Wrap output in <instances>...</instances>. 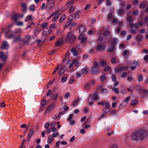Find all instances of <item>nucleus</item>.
<instances>
[{
  "label": "nucleus",
  "mask_w": 148,
  "mask_h": 148,
  "mask_svg": "<svg viewBox=\"0 0 148 148\" xmlns=\"http://www.w3.org/2000/svg\"><path fill=\"white\" fill-rule=\"evenodd\" d=\"M148 135V129L145 127H141L131 133L130 139L134 141L144 140L147 139Z\"/></svg>",
  "instance_id": "nucleus-1"
},
{
  "label": "nucleus",
  "mask_w": 148,
  "mask_h": 148,
  "mask_svg": "<svg viewBox=\"0 0 148 148\" xmlns=\"http://www.w3.org/2000/svg\"><path fill=\"white\" fill-rule=\"evenodd\" d=\"M80 12L79 10H78L75 14L70 15L68 18V21L66 22L64 24L63 26V28H65L68 27L71 24V21L73 19H76L79 17V14Z\"/></svg>",
  "instance_id": "nucleus-2"
},
{
  "label": "nucleus",
  "mask_w": 148,
  "mask_h": 148,
  "mask_svg": "<svg viewBox=\"0 0 148 148\" xmlns=\"http://www.w3.org/2000/svg\"><path fill=\"white\" fill-rule=\"evenodd\" d=\"M76 38V36L71 32H68L66 37V40H69L70 42H73L75 39Z\"/></svg>",
  "instance_id": "nucleus-3"
},
{
  "label": "nucleus",
  "mask_w": 148,
  "mask_h": 148,
  "mask_svg": "<svg viewBox=\"0 0 148 148\" xmlns=\"http://www.w3.org/2000/svg\"><path fill=\"white\" fill-rule=\"evenodd\" d=\"M23 16V14L20 15L19 14H14L12 15V18L14 21L16 22L19 18H22Z\"/></svg>",
  "instance_id": "nucleus-4"
},
{
  "label": "nucleus",
  "mask_w": 148,
  "mask_h": 148,
  "mask_svg": "<svg viewBox=\"0 0 148 148\" xmlns=\"http://www.w3.org/2000/svg\"><path fill=\"white\" fill-rule=\"evenodd\" d=\"M54 3L55 1L53 0H52L50 3L49 2H47L45 8L47 10H49L53 6Z\"/></svg>",
  "instance_id": "nucleus-5"
},
{
  "label": "nucleus",
  "mask_w": 148,
  "mask_h": 148,
  "mask_svg": "<svg viewBox=\"0 0 148 148\" xmlns=\"http://www.w3.org/2000/svg\"><path fill=\"white\" fill-rule=\"evenodd\" d=\"M116 13L118 16L121 17L123 16L125 13V10L122 8H121L119 9L118 10Z\"/></svg>",
  "instance_id": "nucleus-6"
},
{
  "label": "nucleus",
  "mask_w": 148,
  "mask_h": 148,
  "mask_svg": "<svg viewBox=\"0 0 148 148\" xmlns=\"http://www.w3.org/2000/svg\"><path fill=\"white\" fill-rule=\"evenodd\" d=\"M52 32L51 28L49 27L45 28L42 32V34L44 36H47L49 34Z\"/></svg>",
  "instance_id": "nucleus-7"
},
{
  "label": "nucleus",
  "mask_w": 148,
  "mask_h": 148,
  "mask_svg": "<svg viewBox=\"0 0 148 148\" xmlns=\"http://www.w3.org/2000/svg\"><path fill=\"white\" fill-rule=\"evenodd\" d=\"M9 48V46L6 41L3 42L2 45L1 46V48L2 49H7Z\"/></svg>",
  "instance_id": "nucleus-8"
},
{
  "label": "nucleus",
  "mask_w": 148,
  "mask_h": 148,
  "mask_svg": "<svg viewBox=\"0 0 148 148\" xmlns=\"http://www.w3.org/2000/svg\"><path fill=\"white\" fill-rule=\"evenodd\" d=\"M98 104L99 105H106V107L108 108L110 106V105L109 103L108 102L106 101H102L101 102H99L98 103Z\"/></svg>",
  "instance_id": "nucleus-9"
},
{
  "label": "nucleus",
  "mask_w": 148,
  "mask_h": 148,
  "mask_svg": "<svg viewBox=\"0 0 148 148\" xmlns=\"http://www.w3.org/2000/svg\"><path fill=\"white\" fill-rule=\"evenodd\" d=\"M0 58H1L2 61L4 62L7 59V55L4 54L3 51H0Z\"/></svg>",
  "instance_id": "nucleus-10"
},
{
  "label": "nucleus",
  "mask_w": 148,
  "mask_h": 148,
  "mask_svg": "<svg viewBox=\"0 0 148 148\" xmlns=\"http://www.w3.org/2000/svg\"><path fill=\"white\" fill-rule=\"evenodd\" d=\"M78 39L80 40L81 43H83L86 40L87 38L86 37L84 38V35L81 34L78 37Z\"/></svg>",
  "instance_id": "nucleus-11"
},
{
  "label": "nucleus",
  "mask_w": 148,
  "mask_h": 148,
  "mask_svg": "<svg viewBox=\"0 0 148 148\" xmlns=\"http://www.w3.org/2000/svg\"><path fill=\"white\" fill-rule=\"evenodd\" d=\"M34 132V130L32 129L30 130L29 131V134L27 136V140L28 141H29L30 138L32 137V135L33 134Z\"/></svg>",
  "instance_id": "nucleus-12"
},
{
  "label": "nucleus",
  "mask_w": 148,
  "mask_h": 148,
  "mask_svg": "<svg viewBox=\"0 0 148 148\" xmlns=\"http://www.w3.org/2000/svg\"><path fill=\"white\" fill-rule=\"evenodd\" d=\"M105 46L104 45H98L96 47V49L97 51L103 50L105 48Z\"/></svg>",
  "instance_id": "nucleus-13"
},
{
  "label": "nucleus",
  "mask_w": 148,
  "mask_h": 148,
  "mask_svg": "<svg viewBox=\"0 0 148 148\" xmlns=\"http://www.w3.org/2000/svg\"><path fill=\"white\" fill-rule=\"evenodd\" d=\"M31 38L30 36L25 37L23 41L24 43L27 44L31 40Z\"/></svg>",
  "instance_id": "nucleus-14"
},
{
  "label": "nucleus",
  "mask_w": 148,
  "mask_h": 148,
  "mask_svg": "<svg viewBox=\"0 0 148 148\" xmlns=\"http://www.w3.org/2000/svg\"><path fill=\"white\" fill-rule=\"evenodd\" d=\"M55 107V105L52 104L49 106L47 108L46 112H49L51 111L53 108Z\"/></svg>",
  "instance_id": "nucleus-15"
},
{
  "label": "nucleus",
  "mask_w": 148,
  "mask_h": 148,
  "mask_svg": "<svg viewBox=\"0 0 148 148\" xmlns=\"http://www.w3.org/2000/svg\"><path fill=\"white\" fill-rule=\"evenodd\" d=\"M66 67L65 66H64L62 67L59 70V74L60 75L63 74L66 70Z\"/></svg>",
  "instance_id": "nucleus-16"
},
{
  "label": "nucleus",
  "mask_w": 148,
  "mask_h": 148,
  "mask_svg": "<svg viewBox=\"0 0 148 148\" xmlns=\"http://www.w3.org/2000/svg\"><path fill=\"white\" fill-rule=\"evenodd\" d=\"M99 71V69L97 67L94 66L91 69V72L93 74L96 73Z\"/></svg>",
  "instance_id": "nucleus-17"
},
{
  "label": "nucleus",
  "mask_w": 148,
  "mask_h": 148,
  "mask_svg": "<svg viewBox=\"0 0 148 148\" xmlns=\"http://www.w3.org/2000/svg\"><path fill=\"white\" fill-rule=\"evenodd\" d=\"M53 138L52 135H49L47 139V142L49 144L51 143L53 141Z\"/></svg>",
  "instance_id": "nucleus-18"
},
{
  "label": "nucleus",
  "mask_w": 148,
  "mask_h": 148,
  "mask_svg": "<svg viewBox=\"0 0 148 148\" xmlns=\"http://www.w3.org/2000/svg\"><path fill=\"white\" fill-rule=\"evenodd\" d=\"M93 99L94 100L96 101L97 100H100V98L98 97V94L97 93L95 92L93 95Z\"/></svg>",
  "instance_id": "nucleus-19"
},
{
  "label": "nucleus",
  "mask_w": 148,
  "mask_h": 148,
  "mask_svg": "<svg viewBox=\"0 0 148 148\" xmlns=\"http://www.w3.org/2000/svg\"><path fill=\"white\" fill-rule=\"evenodd\" d=\"M85 31V29L84 27L82 25L79 26V32L80 33H83Z\"/></svg>",
  "instance_id": "nucleus-20"
},
{
  "label": "nucleus",
  "mask_w": 148,
  "mask_h": 148,
  "mask_svg": "<svg viewBox=\"0 0 148 148\" xmlns=\"http://www.w3.org/2000/svg\"><path fill=\"white\" fill-rule=\"evenodd\" d=\"M110 107L108 108L106 107L103 110V113L104 114H106L110 111Z\"/></svg>",
  "instance_id": "nucleus-21"
},
{
  "label": "nucleus",
  "mask_w": 148,
  "mask_h": 148,
  "mask_svg": "<svg viewBox=\"0 0 148 148\" xmlns=\"http://www.w3.org/2000/svg\"><path fill=\"white\" fill-rule=\"evenodd\" d=\"M21 39L20 36H17L14 38L13 40V42H17L21 41Z\"/></svg>",
  "instance_id": "nucleus-22"
},
{
  "label": "nucleus",
  "mask_w": 148,
  "mask_h": 148,
  "mask_svg": "<svg viewBox=\"0 0 148 148\" xmlns=\"http://www.w3.org/2000/svg\"><path fill=\"white\" fill-rule=\"evenodd\" d=\"M130 98V96H128L124 99L123 102V103H124L125 105H127L128 103Z\"/></svg>",
  "instance_id": "nucleus-23"
},
{
  "label": "nucleus",
  "mask_w": 148,
  "mask_h": 148,
  "mask_svg": "<svg viewBox=\"0 0 148 148\" xmlns=\"http://www.w3.org/2000/svg\"><path fill=\"white\" fill-rule=\"evenodd\" d=\"M117 39L116 38H115L113 39L111 45L114 46L113 47H116V44L117 41Z\"/></svg>",
  "instance_id": "nucleus-24"
},
{
  "label": "nucleus",
  "mask_w": 148,
  "mask_h": 148,
  "mask_svg": "<svg viewBox=\"0 0 148 148\" xmlns=\"http://www.w3.org/2000/svg\"><path fill=\"white\" fill-rule=\"evenodd\" d=\"M82 126H84V127L85 129H88L90 126V125L86 124V122H84V123L82 124Z\"/></svg>",
  "instance_id": "nucleus-25"
},
{
  "label": "nucleus",
  "mask_w": 148,
  "mask_h": 148,
  "mask_svg": "<svg viewBox=\"0 0 148 148\" xmlns=\"http://www.w3.org/2000/svg\"><path fill=\"white\" fill-rule=\"evenodd\" d=\"M13 23H12L7 26V27H4L2 29V32H4L7 28H8V29L11 28L13 26Z\"/></svg>",
  "instance_id": "nucleus-26"
},
{
  "label": "nucleus",
  "mask_w": 148,
  "mask_h": 148,
  "mask_svg": "<svg viewBox=\"0 0 148 148\" xmlns=\"http://www.w3.org/2000/svg\"><path fill=\"white\" fill-rule=\"evenodd\" d=\"M66 17L65 15H62L59 19V22L60 23L62 22L65 19Z\"/></svg>",
  "instance_id": "nucleus-27"
},
{
  "label": "nucleus",
  "mask_w": 148,
  "mask_h": 148,
  "mask_svg": "<svg viewBox=\"0 0 148 148\" xmlns=\"http://www.w3.org/2000/svg\"><path fill=\"white\" fill-rule=\"evenodd\" d=\"M56 16H55L53 18L52 21L53 22H55L56 21L59 16V15L58 14H56Z\"/></svg>",
  "instance_id": "nucleus-28"
},
{
  "label": "nucleus",
  "mask_w": 148,
  "mask_h": 148,
  "mask_svg": "<svg viewBox=\"0 0 148 148\" xmlns=\"http://www.w3.org/2000/svg\"><path fill=\"white\" fill-rule=\"evenodd\" d=\"M63 43V41L62 40H58L56 44V46H60Z\"/></svg>",
  "instance_id": "nucleus-29"
},
{
  "label": "nucleus",
  "mask_w": 148,
  "mask_h": 148,
  "mask_svg": "<svg viewBox=\"0 0 148 148\" xmlns=\"http://www.w3.org/2000/svg\"><path fill=\"white\" fill-rule=\"evenodd\" d=\"M32 19V18L31 15H28L26 18L25 19V21L26 22H28L29 21L31 20Z\"/></svg>",
  "instance_id": "nucleus-30"
},
{
  "label": "nucleus",
  "mask_w": 148,
  "mask_h": 148,
  "mask_svg": "<svg viewBox=\"0 0 148 148\" xmlns=\"http://www.w3.org/2000/svg\"><path fill=\"white\" fill-rule=\"evenodd\" d=\"M71 51L73 54V56H76L77 55V52L75 48H72L71 49Z\"/></svg>",
  "instance_id": "nucleus-31"
},
{
  "label": "nucleus",
  "mask_w": 148,
  "mask_h": 148,
  "mask_svg": "<svg viewBox=\"0 0 148 148\" xmlns=\"http://www.w3.org/2000/svg\"><path fill=\"white\" fill-rule=\"evenodd\" d=\"M22 6L23 8V12H25L27 10V5L25 3H22Z\"/></svg>",
  "instance_id": "nucleus-32"
},
{
  "label": "nucleus",
  "mask_w": 148,
  "mask_h": 148,
  "mask_svg": "<svg viewBox=\"0 0 148 148\" xmlns=\"http://www.w3.org/2000/svg\"><path fill=\"white\" fill-rule=\"evenodd\" d=\"M137 103V101L136 100H132L130 103V105L132 106H135Z\"/></svg>",
  "instance_id": "nucleus-33"
},
{
  "label": "nucleus",
  "mask_w": 148,
  "mask_h": 148,
  "mask_svg": "<svg viewBox=\"0 0 148 148\" xmlns=\"http://www.w3.org/2000/svg\"><path fill=\"white\" fill-rule=\"evenodd\" d=\"M114 46L111 45L109 47L108 50V52H111L115 49V47H113Z\"/></svg>",
  "instance_id": "nucleus-34"
},
{
  "label": "nucleus",
  "mask_w": 148,
  "mask_h": 148,
  "mask_svg": "<svg viewBox=\"0 0 148 148\" xmlns=\"http://www.w3.org/2000/svg\"><path fill=\"white\" fill-rule=\"evenodd\" d=\"M35 6L34 5H31L29 7V10L31 11H34L35 10Z\"/></svg>",
  "instance_id": "nucleus-35"
},
{
  "label": "nucleus",
  "mask_w": 148,
  "mask_h": 148,
  "mask_svg": "<svg viewBox=\"0 0 148 148\" xmlns=\"http://www.w3.org/2000/svg\"><path fill=\"white\" fill-rule=\"evenodd\" d=\"M111 90L112 91L114 92L116 94H118L119 92L118 88H117L113 87L112 88Z\"/></svg>",
  "instance_id": "nucleus-36"
},
{
  "label": "nucleus",
  "mask_w": 148,
  "mask_h": 148,
  "mask_svg": "<svg viewBox=\"0 0 148 148\" xmlns=\"http://www.w3.org/2000/svg\"><path fill=\"white\" fill-rule=\"evenodd\" d=\"M56 25L55 23H53L51 24L49 28H51V29H55L56 27Z\"/></svg>",
  "instance_id": "nucleus-37"
},
{
  "label": "nucleus",
  "mask_w": 148,
  "mask_h": 148,
  "mask_svg": "<svg viewBox=\"0 0 148 148\" xmlns=\"http://www.w3.org/2000/svg\"><path fill=\"white\" fill-rule=\"evenodd\" d=\"M79 100L78 99H77L74 101L72 103V106H75L77 105L78 104V102L79 101Z\"/></svg>",
  "instance_id": "nucleus-38"
},
{
  "label": "nucleus",
  "mask_w": 148,
  "mask_h": 148,
  "mask_svg": "<svg viewBox=\"0 0 148 148\" xmlns=\"http://www.w3.org/2000/svg\"><path fill=\"white\" fill-rule=\"evenodd\" d=\"M128 67L127 66H123L119 67V69H120L121 71L127 70L128 69Z\"/></svg>",
  "instance_id": "nucleus-39"
},
{
  "label": "nucleus",
  "mask_w": 148,
  "mask_h": 148,
  "mask_svg": "<svg viewBox=\"0 0 148 148\" xmlns=\"http://www.w3.org/2000/svg\"><path fill=\"white\" fill-rule=\"evenodd\" d=\"M46 95L48 97L49 96L51 97H52L53 95L51 93V90L49 89L48 90V91Z\"/></svg>",
  "instance_id": "nucleus-40"
},
{
  "label": "nucleus",
  "mask_w": 148,
  "mask_h": 148,
  "mask_svg": "<svg viewBox=\"0 0 148 148\" xmlns=\"http://www.w3.org/2000/svg\"><path fill=\"white\" fill-rule=\"evenodd\" d=\"M88 69L87 67H85L83 68L81 70L82 72V73H84L87 72Z\"/></svg>",
  "instance_id": "nucleus-41"
},
{
  "label": "nucleus",
  "mask_w": 148,
  "mask_h": 148,
  "mask_svg": "<svg viewBox=\"0 0 148 148\" xmlns=\"http://www.w3.org/2000/svg\"><path fill=\"white\" fill-rule=\"evenodd\" d=\"M143 79V76L141 74L139 75L138 77V81L140 82L142 81Z\"/></svg>",
  "instance_id": "nucleus-42"
},
{
  "label": "nucleus",
  "mask_w": 148,
  "mask_h": 148,
  "mask_svg": "<svg viewBox=\"0 0 148 148\" xmlns=\"http://www.w3.org/2000/svg\"><path fill=\"white\" fill-rule=\"evenodd\" d=\"M58 93H56L54 94L52 98V99L54 101H55L58 98Z\"/></svg>",
  "instance_id": "nucleus-43"
},
{
  "label": "nucleus",
  "mask_w": 148,
  "mask_h": 148,
  "mask_svg": "<svg viewBox=\"0 0 148 148\" xmlns=\"http://www.w3.org/2000/svg\"><path fill=\"white\" fill-rule=\"evenodd\" d=\"M10 32H11V30L10 29H8L6 31L5 33V38L8 36L9 33Z\"/></svg>",
  "instance_id": "nucleus-44"
},
{
  "label": "nucleus",
  "mask_w": 148,
  "mask_h": 148,
  "mask_svg": "<svg viewBox=\"0 0 148 148\" xmlns=\"http://www.w3.org/2000/svg\"><path fill=\"white\" fill-rule=\"evenodd\" d=\"M46 101L45 100H42L41 102V105L40 108H42V107L45 106L46 104Z\"/></svg>",
  "instance_id": "nucleus-45"
},
{
  "label": "nucleus",
  "mask_w": 148,
  "mask_h": 148,
  "mask_svg": "<svg viewBox=\"0 0 148 148\" xmlns=\"http://www.w3.org/2000/svg\"><path fill=\"white\" fill-rule=\"evenodd\" d=\"M90 86V85L89 83H87L85 85L84 87L85 88L86 90H88Z\"/></svg>",
  "instance_id": "nucleus-46"
},
{
  "label": "nucleus",
  "mask_w": 148,
  "mask_h": 148,
  "mask_svg": "<svg viewBox=\"0 0 148 148\" xmlns=\"http://www.w3.org/2000/svg\"><path fill=\"white\" fill-rule=\"evenodd\" d=\"M76 62V60H74L72 63H70L69 65V68L72 67L73 65V64H75Z\"/></svg>",
  "instance_id": "nucleus-47"
},
{
  "label": "nucleus",
  "mask_w": 148,
  "mask_h": 148,
  "mask_svg": "<svg viewBox=\"0 0 148 148\" xmlns=\"http://www.w3.org/2000/svg\"><path fill=\"white\" fill-rule=\"evenodd\" d=\"M34 24H35V23H34V22H31L29 25H27V27H26V28L25 29H27L31 27L32 25H34Z\"/></svg>",
  "instance_id": "nucleus-48"
},
{
  "label": "nucleus",
  "mask_w": 148,
  "mask_h": 148,
  "mask_svg": "<svg viewBox=\"0 0 148 148\" xmlns=\"http://www.w3.org/2000/svg\"><path fill=\"white\" fill-rule=\"evenodd\" d=\"M112 79L113 82H115L116 81V77L115 75L113 74H112Z\"/></svg>",
  "instance_id": "nucleus-49"
},
{
  "label": "nucleus",
  "mask_w": 148,
  "mask_h": 148,
  "mask_svg": "<svg viewBox=\"0 0 148 148\" xmlns=\"http://www.w3.org/2000/svg\"><path fill=\"white\" fill-rule=\"evenodd\" d=\"M67 79V77H62L61 79V81L62 82H65Z\"/></svg>",
  "instance_id": "nucleus-50"
},
{
  "label": "nucleus",
  "mask_w": 148,
  "mask_h": 148,
  "mask_svg": "<svg viewBox=\"0 0 148 148\" xmlns=\"http://www.w3.org/2000/svg\"><path fill=\"white\" fill-rule=\"evenodd\" d=\"M136 38L138 41H140L142 40V37L140 35H138L136 37Z\"/></svg>",
  "instance_id": "nucleus-51"
},
{
  "label": "nucleus",
  "mask_w": 148,
  "mask_h": 148,
  "mask_svg": "<svg viewBox=\"0 0 148 148\" xmlns=\"http://www.w3.org/2000/svg\"><path fill=\"white\" fill-rule=\"evenodd\" d=\"M66 112H64V111L60 112L58 114V117L59 118H60L61 117V116H62V115H63L65 114H66Z\"/></svg>",
  "instance_id": "nucleus-52"
},
{
  "label": "nucleus",
  "mask_w": 148,
  "mask_h": 148,
  "mask_svg": "<svg viewBox=\"0 0 148 148\" xmlns=\"http://www.w3.org/2000/svg\"><path fill=\"white\" fill-rule=\"evenodd\" d=\"M126 2L123 1V2H122L120 4L121 8H123V7L124 6V5H126Z\"/></svg>",
  "instance_id": "nucleus-53"
},
{
  "label": "nucleus",
  "mask_w": 148,
  "mask_h": 148,
  "mask_svg": "<svg viewBox=\"0 0 148 148\" xmlns=\"http://www.w3.org/2000/svg\"><path fill=\"white\" fill-rule=\"evenodd\" d=\"M14 37V35L12 34H10L9 36L7 37L6 38L8 39H10L13 38Z\"/></svg>",
  "instance_id": "nucleus-54"
},
{
  "label": "nucleus",
  "mask_w": 148,
  "mask_h": 148,
  "mask_svg": "<svg viewBox=\"0 0 148 148\" xmlns=\"http://www.w3.org/2000/svg\"><path fill=\"white\" fill-rule=\"evenodd\" d=\"M112 21L113 23H118V21L116 18H113L112 19Z\"/></svg>",
  "instance_id": "nucleus-55"
},
{
  "label": "nucleus",
  "mask_w": 148,
  "mask_h": 148,
  "mask_svg": "<svg viewBox=\"0 0 148 148\" xmlns=\"http://www.w3.org/2000/svg\"><path fill=\"white\" fill-rule=\"evenodd\" d=\"M75 81L73 78V77H71L69 81V83L72 84Z\"/></svg>",
  "instance_id": "nucleus-56"
},
{
  "label": "nucleus",
  "mask_w": 148,
  "mask_h": 148,
  "mask_svg": "<svg viewBox=\"0 0 148 148\" xmlns=\"http://www.w3.org/2000/svg\"><path fill=\"white\" fill-rule=\"evenodd\" d=\"M99 64L101 66H104L106 64V62L103 61H101L99 62Z\"/></svg>",
  "instance_id": "nucleus-57"
},
{
  "label": "nucleus",
  "mask_w": 148,
  "mask_h": 148,
  "mask_svg": "<svg viewBox=\"0 0 148 148\" xmlns=\"http://www.w3.org/2000/svg\"><path fill=\"white\" fill-rule=\"evenodd\" d=\"M108 92V90L106 88H103L101 92L103 93H106Z\"/></svg>",
  "instance_id": "nucleus-58"
},
{
  "label": "nucleus",
  "mask_w": 148,
  "mask_h": 148,
  "mask_svg": "<svg viewBox=\"0 0 148 148\" xmlns=\"http://www.w3.org/2000/svg\"><path fill=\"white\" fill-rule=\"evenodd\" d=\"M133 64L135 65V66H138L139 65V63L138 61H134L133 62Z\"/></svg>",
  "instance_id": "nucleus-59"
},
{
  "label": "nucleus",
  "mask_w": 148,
  "mask_h": 148,
  "mask_svg": "<svg viewBox=\"0 0 148 148\" xmlns=\"http://www.w3.org/2000/svg\"><path fill=\"white\" fill-rule=\"evenodd\" d=\"M92 94L90 95L87 99V101H92Z\"/></svg>",
  "instance_id": "nucleus-60"
},
{
  "label": "nucleus",
  "mask_w": 148,
  "mask_h": 148,
  "mask_svg": "<svg viewBox=\"0 0 148 148\" xmlns=\"http://www.w3.org/2000/svg\"><path fill=\"white\" fill-rule=\"evenodd\" d=\"M69 97V92L66 93L64 96V97L66 99H68Z\"/></svg>",
  "instance_id": "nucleus-61"
},
{
  "label": "nucleus",
  "mask_w": 148,
  "mask_h": 148,
  "mask_svg": "<svg viewBox=\"0 0 148 148\" xmlns=\"http://www.w3.org/2000/svg\"><path fill=\"white\" fill-rule=\"evenodd\" d=\"M50 125V123H47L45 125L44 127L46 129L48 128V127Z\"/></svg>",
  "instance_id": "nucleus-62"
},
{
  "label": "nucleus",
  "mask_w": 148,
  "mask_h": 148,
  "mask_svg": "<svg viewBox=\"0 0 148 148\" xmlns=\"http://www.w3.org/2000/svg\"><path fill=\"white\" fill-rule=\"evenodd\" d=\"M75 7H71L69 10V12L70 13H71L74 10Z\"/></svg>",
  "instance_id": "nucleus-63"
},
{
  "label": "nucleus",
  "mask_w": 148,
  "mask_h": 148,
  "mask_svg": "<svg viewBox=\"0 0 148 148\" xmlns=\"http://www.w3.org/2000/svg\"><path fill=\"white\" fill-rule=\"evenodd\" d=\"M48 24L47 23H45L41 25L42 28H45L47 25Z\"/></svg>",
  "instance_id": "nucleus-64"
}]
</instances>
